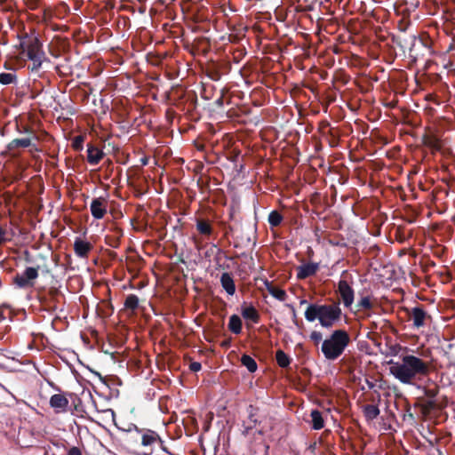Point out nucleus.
Returning <instances> with one entry per match:
<instances>
[{
    "label": "nucleus",
    "instance_id": "1",
    "mask_svg": "<svg viewBox=\"0 0 455 455\" xmlns=\"http://www.w3.org/2000/svg\"><path fill=\"white\" fill-rule=\"evenodd\" d=\"M389 368L390 373L403 384H412L419 377L427 376L432 368V363L422 360L413 355H405L402 357V363H393Z\"/></svg>",
    "mask_w": 455,
    "mask_h": 455
},
{
    "label": "nucleus",
    "instance_id": "2",
    "mask_svg": "<svg viewBox=\"0 0 455 455\" xmlns=\"http://www.w3.org/2000/svg\"><path fill=\"white\" fill-rule=\"evenodd\" d=\"M339 305V300L330 304L311 303L305 311V318L307 322L318 320L322 327L330 329L341 319L342 311Z\"/></svg>",
    "mask_w": 455,
    "mask_h": 455
},
{
    "label": "nucleus",
    "instance_id": "3",
    "mask_svg": "<svg viewBox=\"0 0 455 455\" xmlns=\"http://www.w3.org/2000/svg\"><path fill=\"white\" fill-rule=\"evenodd\" d=\"M350 342V337L345 330H335L322 343L321 350L325 359L334 361L345 351Z\"/></svg>",
    "mask_w": 455,
    "mask_h": 455
},
{
    "label": "nucleus",
    "instance_id": "4",
    "mask_svg": "<svg viewBox=\"0 0 455 455\" xmlns=\"http://www.w3.org/2000/svg\"><path fill=\"white\" fill-rule=\"evenodd\" d=\"M409 321L412 322V328L420 330L432 323V316L423 305H417L411 308H405Z\"/></svg>",
    "mask_w": 455,
    "mask_h": 455
},
{
    "label": "nucleus",
    "instance_id": "5",
    "mask_svg": "<svg viewBox=\"0 0 455 455\" xmlns=\"http://www.w3.org/2000/svg\"><path fill=\"white\" fill-rule=\"evenodd\" d=\"M47 268L46 265H36V267H27L22 274H17L13 277L14 284L21 289L30 288L35 285V280L39 275V270L43 269V267Z\"/></svg>",
    "mask_w": 455,
    "mask_h": 455
},
{
    "label": "nucleus",
    "instance_id": "6",
    "mask_svg": "<svg viewBox=\"0 0 455 455\" xmlns=\"http://www.w3.org/2000/svg\"><path fill=\"white\" fill-rule=\"evenodd\" d=\"M418 388L421 390L425 396H427V400L424 403V408L426 410H434L435 409L437 403L435 401V397L439 393V386L430 379H427L425 381L423 386H419Z\"/></svg>",
    "mask_w": 455,
    "mask_h": 455
},
{
    "label": "nucleus",
    "instance_id": "7",
    "mask_svg": "<svg viewBox=\"0 0 455 455\" xmlns=\"http://www.w3.org/2000/svg\"><path fill=\"white\" fill-rule=\"evenodd\" d=\"M23 52H26L28 59H34L36 56H44L43 51V44L36 36L28 37L26 41L20 44Z\"/></svg>",
    "mask_w": 455,
    "mask_h": 455
},
{
    "label": "nucleus",
    "instance_id": "8",
    "mask_svg": "<svg viewBox=\"0 0 455 455\" xmlns=\"http://www.w3.org/2000/svg\"><path fill=\"white\" fill-rule=\"evenodd\" d=\"M338 292L340 301L344 307H350L354 302L355 291L352 286L345 279H340L338 283Z\"/></svg>",
    "mask_w": 455,
    "mask_h": 455
},
{
    "label": "nucleus",
    "instance_id": "9",
    "mask_svg": "<svg viewBox=\"0 0 455 455\" xmlns=\"http://www.w3.org/2000/svg\"><path fill=\"white\" fill-rule=\"evenodd\" d=\"M228 70L227 64L212 61L205 66L204 72L211 80L219 81L223 74L228 73Z\"/></svg>",
    "mask_w": 455,
    "mask_h": 455
},
{
    "label": "nucleus",
    "instance_id": "10",
    "mask_svg": "<svg viewBox=\"0 0 455 455\" xmlns=\"http://www.w3.org/2000/svg\"><path fill=\"white\" fill-rule=\"evenodd\" d=\"M90 210L92 217L96 220L104 218L108 212V201L103 197H97L92 199Z\"/></svg>",
    "mask_w": 455,
    "mask_h": 455
},
{
    "label": "nucleus",
    "instance_id": "11",
    "mask_svg": "<svg viewBox=\"0 0 455 455\" xmlns=\"http://www.w3.org/2000/svg\"><path fill=\"white\" fill-rule=\"evenodd\" d=\"M75 254L81 259H87L93 249V244L80 237H76L73 244Z\"/></svg>",
    "mask_w": 455,
    "mask_h": 455
},
{
    "label": "nucleus",
    "instance_id": "12",
    "mask_svg": "<svg viewBox=\"0 0 455 455\" xmlns=\"http://www.w3.org/2000/svg\"><path fill=\"white\" fill-rule=\"evenodd\" d=\"M319 269V263L309 262L297 267V279L304 280L313 276Z\"/></svg>",
    "mask_w": 455,
    "mask_h": 455
},
{
    "label": "nucleus",
    "instance_id": "13",
    "mask_svg": "<svg viewBox=\"0 0 455 455\" xmlns=\"http://www.w3.org/2000/svg\"><path fill=\"white\" fill-rule=\"evenodd\" d=\"M50 406L57 413L65 412L68 410V400L61 394H55L50 398Z\"/></svg>",
    "mask_w": 455,
    "mask_h": 455
},
{
    "label": "nucleus",
    "instance_id": "14",
    "mask_svg": "<svg viewBox=\"0 0 455 455\" xmlns=\"http://www.w3.org/2000/svg\"><path fill=\"white\" fill-rule=\"evenodd\" d=\"M242 316L247 320L251 321L253 323H258L260 320V315L255 307L251 304L243 303L241 309Z\"/></svg>",
    "mask_w": 455,
    "mask_h": 455
},
{
    "label": "nucleus",
    "instance_id": "15",
    "mask_svg": "<svg viewBox=\"0 0 455 455\" xmlns=\"http://www.w3.org/2000/svg\"><path fill=\"white\" fill-rule=\"evenodd\" d=\"M87 147V162L91 165L98 164L104 156L103 151L92 144Z\"/></svg>",
    "mask_w": 455,
    "mask_h": 455
},
{
    "label": "nucleus",
    "instance_id": "16",
    "mask_svg": "<svg viewBox=\"0 0 455 455\" xmlns=\"http://www.w3.org/2000/svg\"><path fill=\"white\" fill-rule=\"evenodd\" d=\"M220 283L222 288L228 295H234L235 292V284L230 273L224 272L220 276Z\"/></svg>",
    "mask_w": 455,
    "mask_h": 455
},
{
    "label": "nucleus",
    "instance_id": "17",
    "mask_svg": "<svg viewBox=\"0 0 455 455\" xmlns=\"http://www.w3.org/2000/svg\"><path fill=\"white\" fill-rule=\"evenodd\" d=\"M32 145V140L30 138H20V139H13L7 144V149L9 151H13L18 148H26Z\"/></svg>",
    "mask_w": 455,
    "mask_h": 455
},
{
    "label": "nucleus",
    "instance_id": "18",
    "mask_svg": "<svg viewBox=\"0 0 455 455\" xmlns=\"http://www.w3.org/2000/svg\"><path fill=\"white\" fill-rule=\"evenodd\" d=\"M363 412L367 421H372L378 418L380 411L377 405L365 404L363 406Z\"/></svg>",
    "mask_w": 455,
    "mask_h": 455
},
{
    "label": "nucleus",
    "instance_id": "19",
    "mask_svg": "<svg viewBox=\"0 0 455 455\" xmlns=\"http://www.w3.org/2000/svg\"><path fill=\"white\" fill-rule=\"evenodd\" d=\"M158 439L159 435L155 431L147 430L141 435V444L145 447L152 446Z\"/></svg>",
    "mask_w": 455,
    "mask_h": 455
},
{
    "label": "nucleus",
    "instance_id": "20",
    "mask_svg": "<svg viewBox=\"0 0 455 455\" xmlns=\"http://www.w3.org/2000/svg\"><path fill=\"white\" fill-rule=\"evenodd\" d=\"M312 428L315 430H320L324 427V419L322 412L318 410H313L310 413Z\"/></svg>",
    "mask_w": 455,
    "mask_h": 455
},
{
    "label": "nucleus",
    "instance_id": "21",
    "mask_svg": "<svg viewBox=\"0 0 455 455\" xmlns=\"http://www.w3.org/2000/svg\"><path fill=\"white\" fill-rule=\"evenodd\" d=\"M196 229L203 235H211L212 234V227L209 220L204 219L196 220Z\"/></svg>",
    "mask_w": 455,
    "mask_h": 455
},
{
    "label": "nucleus",
    "instance_id": "22",
    "mask_svg": "<svg viewBox=\"0 0 455 455\" xmlns=\"http://www.w3.org/2000/svg\"><path fill=\"white\" fill-rule=\"evenodd\" d=\"M242 320L237 315H232L229 317L228 329L234 334H240L242 331Z\"/></svg>",
    "mask_w": 455,
    "mask_h": 455
},
{
    "label": "nucleus",
    "instance_id": "23",
    "mask_svg": "<svg viewBox=\"0 0 455 455\" xmlns=\"http://www.w3.org/2000/svg\"><path fill=\"white\" fill-rule=\"evenodd\" d=\"M275 360L281 368H287L291 362V357L283 350L279 349L275 352Z\"/></svg>",
    "mask_w": 455,
    "mask_h": 455
},
{
    "label": "nucleus",
    "instance_id": "24",
    "mask_svg": "<svg viewBox=\"0 0 455 455\" xmlns=\"http://www.w3.org/2000/svg\"><path fill=\"white\" fill-rule=\"evenodd\" d=\"M241 363L244 367L247 368V370L250 372H255L258 369V364L256 361L249 355H243L241 357Z\"/></svg>",
    "mask_w": 455,
    "mask_h": 455
},
{
    "label": "nucleus",
    "instance_id": "25",
    "mask_svg": "<svg viewBox=\"0 0 455 455\" xmlns=\"http://www.w3.org/2000/svg\"><path fill=\"white\" fill-rule=\"evenodd\" d=\"M258 411H259V409L254 407L251 404L248 406V408H247L248 420L245 421L246 424H250L251 426L255 427L259 423V420L258 419V417H257Z\"/></svg>",
    "mask_w": 455,
    "mask_h": 455
},
{
    "label": "nucleus",
    "instance_id": "26",
    "mask_svg": "<svg viewBox=\"0 0 455 455\" xmlns=\"http://www.w3.org/2000/svg\"><path fill=\"white\" fill-rule=\"evenodd\" d=\"M283 220V215L278 211H272L267 217V221L271 228L280 226Z\"/></svg>",
    "mask_w": 455,
    "mask_h": 455
},
{
    "label": "nucleus",
    "instance_id": "27",
    "mask_svg": "<svg viewBox=\"0 0 455 455\" xmlns=\"http://www.w3.org/2000/svg\"><path fill=\"white\" fill-rule=\"evenodd\" d=\"M125 309L135 311L139 307V298L135 294H129L124 300Z\"/></svg>",
    "mask_w": 455,
    "mask_h": 455
},
{
    "label": "nucleus",
    "instance_id": "28",
    "mask_svg": "<svg viewBox=\"0 0 455 455\" xmlns=\"http://www.w3.org/2000/svg\"><path fill=\"white\" fill-rule=\"evenodd\" d=\"M215 87L212 84H203L202 91L200 92L201 97L205 100H209L213 96Z\"/></svg>",
    "mask_w": 455,
    "mask_h": 455
},
{
    "label": "nucleus",
    "instance_id": "29",
    "mask_svg": "<svg viewBox=\"0 0 455 455\" xmlns=\"http://www.w3.org/2000/svg\"><path fill=\"white\" fill-rule=\"evenodd\" d=\"M357 310H371L373 307V303L369 296L362 297L356 304Z\"/></svg>",
    "mask_w": 455,
    "mask_h": 455
},
{
    "label": "nucleus",
    "instance_id": "30",
    "mask_svg": "<svg viewBox=\"0 0 455 455\" xmlns=\"http://www.w3.org/2000/svg\"><path fill=\"white\" fill-rule=\"evenodd\" d=\"M269 293L280 301H284L287 299V293L284 290L274 286L273 289H269Z\"/></svg>",
    "mask_w": 455,
    "mask_h": 455
},
{
    "label": "nucleus",
    "instance_id": "31",
    "mask_svg": "<svg viewBox=\"0 0 455 455\" xmlns=\"http://www.w3.org/2000/svg\"><path fill=\"white\" fill-rule=\"evenodd\" d=\"M17 76L13 73H1L0 84L4 85L11 84L16 82Z\"/></svg>",
    "mask_w": 455,
    "mask_h": 455
},
{
    "label": "nucleus",
    "instance_id": "32",
    "mask_svg": "<svg viewBox=\"0 0 455 455\" xmlns=\"http://www.w3.org/2000/svg\"><path fill=\"white\" fill-rule=\"evenodd\" d=\"M32 61V67L30 68L32 72L38 71L44 60L48 59L44 56H36L34 59H29Z\"/></svg>",
    "mask_w": 455,
    "mask_h": 455
},
{
    "label": "nucleus",
    "instance_id": "33",
    "mask_svg": "<svg viewBox=\"0 0 455 455\" xmlns=\"http://www.w3.org/2000/svg\"><path fill=\"white\" fill-rule=\"evenodd\" d=\"M420 43L425 47L427 54L428 56H432L435 53V51L433 49V42L429 37L420 38Z\"/></svg>",
    "mask_w": 455,
    "mask_h": 455
},
{
    "label": "nucleus",
    "instance_id": "34",
    "mask_svg": "<svg viewBox=\"0 0 455 455\" xmlns=\"http://www.w3.org/2000/svg\"><path fill=\"white\" fill-rule=\"evenodd\" d=\"M424 144L433 150L438 151L441 149V145H440L439 140L433 137L426 138L424 140Z\"/></svg>",
    "mask_w": 455,
    "mask_h": 455
},
{
    "label": "nucleus",
    "instance_id": "35",
    "mask_svg": "<svg viewBox=\"0 0 455 455\" xmlns=\"http://www.w3.org/2000/svg\"><path fill=\"white\" fill-rule=\"evenodd\" d=\"M84 136H76L72 141V148L76 151H82L84 148Z\"/></svg>",
    "mask_w": 455,
    "mask_h": 455
},
{
    "label": "nucleus",
    "instance_id": "36",
    "mask_svg": "<svg viewBox=\"0 0 455 455\" xmlns=\"http://www.w3.org/2000/svg\"><path fill=\"white\" fill-rule=\"evenodd\" d=\"M106 243L112 248H118L120 245V238L111 235H107L105 238Z\"/></svg>",
    "mask_w": 455,
    "mask_h": 455
},
{
    "label": "nucleus",
    "instance_id": "37",
    "mask_svg": "<svg viewBox=\"0 0 455 455\" xmlns=\"http://www.w3.org/2000/svg\"><path fill=\"white\" fill-rule=\"evenodd\" d=\"M26 6L30 10H36L41 6V0H24Z\"/></svg>",
    "mask_w": 455,
    "mask_h": 455
},
{
    "label": "nucleus",
    "instance_id": "38",
    "mask_svg": "<svg viewBox=\"0 0 455 455\" xmlns=\"http://www.w3.org/2000/svg\"><path fill=\"white\" fill-rule=\"evenodd\" d=\"M323 339V334L320 331H313L310 334V339L315 344H319V342Z\"/></svg>",
    "mask_w": 455,
    "mask_h": 455
},
{
    "label": "nucleus",
    "instance_id": "39",
    "mask_svg": "<svg viewBox=\"0 0 455 455\" xmlns=\"http://www.w3.org/2000/svg\"><path fill=\"white\" fill-rule=\"evenodd\" d=\"M225 92H226V90L225 89H222L220 91V97L214 101V105L217 107V108H222L224 106V97H225Z\"/></svg>",
    "mask_w": 455,
    "mask_h": 455
},
{
    "label": "nucleus",
    "instance_id": "40",
    "mask_svg": "<svg viewBox=\"0 0 455 455\" xmlns=\"http://www.w3.org/2000/svg\"><path fill=\"white\" fill-rule=\"evenodd\" d=\"M5 236H6V229L0 225V245L6 243L7 239Z\"/></svg>",
    "mask_w": 455,
    "mask_h": 455
},
{
    "label": "nucleus",
    "instance_id": "41",
    "mask_svg": "<svg viewBox=\"0 0 455 455\" xmlns=\"http://www.w3.org/2000/svg\"><path fill=\"white\" fill-rule=\"evenodd\" d=\"M202 369V365L199 362H192L189 365V370L191 371L196 372Z\"/></svg>",
    "mask_w": 455,
    "mask_h": 455
},
{
    "label": "nucleus",
    "instance_id": "42",
    "mask_svg": "<svg viewBox=\"0 0 455 455\" xmlns=\"http://www.w3.org/2000/svg\"><path fill=\"white\" fill-rule=\"evenodd\" d=\"M68 455H83L78 447L73 446L68 451Z\"/></svg>",
    "mask_w": 455,
    "mask_h": 455
},
{
    "label": "nucleus",
    "instance_id": "43",
    "mask_svg": "<svg viewBox=\"0 0 455 455\" xmlns=\"http://www.w3.org/2000/svg\"><path fill=\"white\" fill-rule=\"evenodd\" d=\"M243 435H249V432L254 428L252 426H251L250 424H246V422L244 421L243 424Z\"/></svg>",
    "mask_w": 455,
    "mask_h": 455
},
{
    "label": "nucleus",
    "instance_id": "44",
    "mask_svg": "<svg viewBox=\"0 0 455 455\" xmlns=\"http://www.w3.org/2000/svg\"><path fill=\"white\" fill-rule=\"evenodd\" d=\"M264 285L266 287V289L267 290V291L269 292V289H273L274 288V284L272 282L268 281L267 279H265L264 280Z\"/></svg>",
    "mask_w": 455,
    "mask_h": 455
},
{
    "label": "nucleus",
    "instance_id": "45",
    "mask_svg": "<svg viewBox=\"0 0 455 455\" xmlns=\"http://www.w3.org/2000/svg\"><path fill=\"white\" fill-rule=\"evenodd\" d=\"M230 344H231L230 339H227V340H223L220 345L222 347H229Z\"/></svg>",
    "mask_w": 455,
    "mask_h": 455
},
{
    "label": "nucleus",
    "instance_id": "46",
    "mask_svg": "<svg viewBox=\"0 0 455 455\" xmlns=\"http://www.w3.org/2000/svg\"><path fill=\"white\" fill-rule=\"evenodd\" d=\"M141 165L145 166L148 164V158L147 156H144L140 159Z\"/></svg>",
    "mask_w": 455,
    "mask_h": 455
},
{
    "label": "nucleus",
    "instance_id": "47",
    "mask_svg": "<svg viewBox=\"0 0 455 455\" xmlns=\"http://www.w3.org/2000/svg\"><path fill=\"white\" fill-rule=\"evenodd\" d=\"M289 307H291V309L292 310V317L295 319L297 315H296V311H295V308L293 306L291 305H287Z\"/></svg>",
    "mask_w": 455,
    "mask_h": 455
},
{
    "label": "nucleus",
    "instance_id": "48",
    "mask_svg": "<svg viewBox=\"0 0 455 455\" xmlns=\"http://www.w3.org/2000/svg\"><path fill=\"white\" fill-rule=\"evenodd\" d=\"M315 447H316V443H314L313 444H311V445L309 446V450H310L312 452H314V451H315Z\"/></svg>",
    "mask_w": 455,
    "mask_h": 455
},
{
    "label": "nucleus",
    "instance_id": "49",
    "mask_svg": "<svg viewBox=\"0 0 455 455\" xmlns=\"http://www.w3.org/2000/svg\"><path fill=\"white\" fill-rule=\"evenodd\" d=\"M269 445L268 444H265V452H264V455H269L268 454V451H269Z\"/></svg>",
    "mask_w": 455,
    "mask_h": 455
},
{
    "label": "nucleus",
    "instance_id": "50",
    "mask_svg": "<svg viewBox=\"0 0 455 455\" xmlns=\"http://www.w3.org/2000/svg\"><path fill=\"white\" fill-rule=\"evenodd\" d=\"M393 42L395 43L397 45L402 46L401 43L398 42L395 37H393Z\"/></svg>",
    "mask_w": 455,
    "mask_h": 455
},
{
    "label": "nucleus",
    "instance_id": "51",
    "mask_svg": "<svg viewBox=\"0 0 455 455\" xmlns=\"http://www.w3.org/2000/svg\"><path fill=\"white\" fill-rule=\"evenodd\" d=\"M25 132H29V133H33V131H32V130H30V129H29V128H28V127H25Z\"/></svg>",
    "mask_w": 455,
    "mask_h": 455
},
{
    "label": "nucleus",
    "instance_id": "52",
    "mask_svg": "<svg viewBox=\"0 0 455 455\" xmlns=\"http://www.w3.org/2000/svg\"><path fill=\"white\" fill-rule=\"evenodd\" d=\"M428 265H429L430 267H435V263L434 261L430 260V261H429V263H428Z\"/></svg>",
    "mask_w": 455,
    "mask_h": 455
},
{
    "label": "nucleus",
    "instance_id": "53",
    "mask_svg": "<svg viewBox=\"0 0 455 455\" xmlns=\"http://www.w3.org/2000/svg\"><path fill=\"white\" fill-rule=\"evenodd\" d=\"M257 433H258L259 435H263V434H264L263 430H258V432H257Z\"/></svg>",
    "mask_w": 455,
    "mask_h": 455
},
{
    "label": "nucleus",
    "instance_id": "54",
    "mask_svg": "<svg viewBox=\"0 0 455 455\" xmlns=\"http://www.w3.org/2000/svg\"><path fill=\"white\" fill-rule=\"evenodd\" d=\"M328 455H337V454L335 452H333V451H329Z\"/></svg>",
    "mask_w": 455,
    "mask_h": 455
},
{
    "label": "nucleus",
    "instance_id": "55",
    "mask_svg": "<svg viewBox=\"0 0 455 455\" xmlns=\"http://www.w3.org/2000/svg\"><path fill=\"white\" fill-rule=\"evenodd\" d=\"M368 385H369L370 387H373V384L371 382L368 381Z\"/></svg>",
    "mask_w": 455,
    "mask_h": 455
},
{
    "label": "nucleus",
    "instance_id": "56",
    "mask_svg": "<svg viewBox=\"0 0 455 455\" xmlns=\"http://www.w3.org/2000/svg\"><path fill=\"white\" fill-rule=\"evenodd\" d=\"M306 303H307V300H305V299H302V300L300 301V304H306Z\"/></svg>",
    "mask_w": 455,
    "mask_h": 455
}]
</instances>
